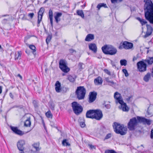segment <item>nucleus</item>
Segmentation results:
<instances>
[{
  "instance_id": "obj_1",
  "label": "nucleus",
  "mask_w": 153,
  "mask_h": 153,
  "mask_svg": "<svg viewBox=\"0 0 153 153\" xmlns=\"http://www.w3.org/2000/svg\"><path fill=\"white\" fill-rule=\"evenodd\" d=\"M101 49L103 53L107 55H114L117 52V49L111 45H105L103 46Z\"/></svg>"
},
{
  "instance_id": "obj_2",
  "label": "nucleus",
  "mask_w": 153,
  "mask_h": 153,
  "mask_svg": "<svg viewBox=\"0 0 153 153\" xmlns=\"http://www.w3.org/2000/svg\"><path fill=\"white\" fill-rule=\"evenodd\" d=\"M113 127L115 132L117 134H120L121 135H125L126 133L127 129L124 128V125L120 123L114 122Z\"/></svg>"
},
{
  "instance_id": "obj_3",
  "label": "nucleus",
  "mask_w": 153,
  "mask_h": 153,
  "mask_svg": "<svg viewBox=\"0 0 153 153\" xmlns=\"http://www.w3.org/2000/svg\"><path fill=\"white\" fill-rule=\"evenodd\" d=\"M86 90L83 86H79L77 87L75 93L77 98L79 100L83 99L86 93Z\"/></svg>"
},
{
  "instance_id": "obj_4",
  "label": "nucleus",
  "mask_w": 153,
  "mask_h": 153,
  "mask_svg": "<svg viewBox=\"0 0 153 153\" xmlns=\"http://www.w3.org/2000/svg\"><path fill=\"white\" fill-rule=\"evenodd\" d=\"M139 117V116H137V118L134 117L130 120L128 124V128L129 130L133 131L135 129V127L140 123L138 120Z\"/></svg>"
},
{
  "instance_id": "obj_5",
  "label": "nucleus",
  "mask_w": 153,
  "mask_h": 153,
  "mask_svg": "<svg viewBox=\"0 0 153 153\" xmlns=\"http://www.w3.org/2000/svg\"><path fill=\"white\" fill-rule=\"evenodd\" d=\"M71 106L74 112L76 115H79L82 111V107L76 102H72Z\"/></svg>"
},
{
  "instance_id": "obj_6",
  "label": "nucleus",
  "mask_w": 153,
  "mask_h": 153,
  "mask_svg": "<svg viewBox=\"0 0 153 153\" xmlns=\"http://www.w3.org/2000/svg\"><path fill=\"white\" fill-rule=\"evenodd\" d=\"M59 67L60 69L64 72H68L70 69L67 66V63L65 60L61 59L59 62Z\"/></svg>"
},
{
  "instance_id": "obj_7",
  "label": "nucleus",
  "mask_w": 153,
  "mask_h": 153,
  "mask_svg": "<svg viewBox=\"0 0 153 153\" xmlns=\"http://www.w3.org/2000/svg\"><path fill=\"white\" fill-rule=\"evenodd\" d=\"M137 66L138 70L140 72H143L147 70V64L146 63L143 59L137 62Z\"/></svg>"
},
{
  "instance_id": "obj_8",
  "label": "nucleus",
  "mask_w": 153,
  "mask_h": 153,
  "mask_svg": "<svg viewBox=\"0 0 153 153\" xmlns=\"http://www.w3.org/2000/svg\"><path fill=\"white\" fill-rule=\"evenodd\" d=\"M133 44L132 43L125 41L123 43L121 42L119 47L120 49L124 48L126 49H131L133 47Z\"/></svg>"
},
{
  "instance_id": "obj_9",
  "label": "nucleus",
  "mask_w": 153,
  "mask_h": 153,
  "mask_svg": "<svg viewBox=\"0 0 153 153\" xmlns=\"http://www.w3.org/2000/svg\"><path fill=\"white\" fill-rule=\"evenodd\" d=\"M94 119L97 120H100L103 117L102 111L100 109H94Z\"/></svg>"
},
{
  "instance_id": "obj_10",
  "label": "nucleus",
  "mask_w": 153,
  "mask_h": 153,
  "mask_svg": "<svg viewBox=\"0 0 153 153\" xmlns=\"http://www.w3.org/2000/svg\"><path fill=\"white\" fill-rule=\"evenodd\" d=\"M45 11V9L43 7H41L40 9L38 12V21L37 26L38 27L40 26V24L42 21L43 14Z\"/></svg>"
},
{
  "instance_id": "obj_11",
  "label": "nucleus",
  "mask_w": 153,
  "mask_h": 153,
  "mask_svg": "<svg viewBox=\"0 0 153 153\" xmlns=\"http://www.w3.org/2000/svg\"><path fill=\"white\" fill-rule=\"evenodd\" d=\"M114 98L116 100V102H118L121 105H122L124 102L122 96L120 94L117 92H116L114 94Z\"/></svg>"
},
{
  "instance_id": "obj_12",
  "label": "nucleus",
  "mask_w": 153,
  "mask_h": 153,
  "mask_svg": "<svg viewBox=\"0 0 153 153\" xmlns=\"http://www.w3.org/2000/svg\"><path fill=\"white\" fill-rule=\"evenodd\" d=\"M97 95V92L95 91L90 92L89 95V102L91 103L94 101L96 99Z\"/></svg>"
},
{
  "instance_id": "obj_13",
  "label": "nucleus",
  "mask_w": 153,
  "mask_h": 153,
  "mask_svg": "<svg viewBox=\"0 0 153 153\" xmlns=\"http://www.w3.org/2000/svg\"><path fill=\"white\" fill-rule=\"evenodd\" d=\"M138 121L140 123H143L144 124H147L150 125L151 124V120L144 117H139L138 118Z\"/></svg>"
},
{
  "instance_id": "obj_14",
  "label": "nucleus",
  "mask_w": 153,
  "mask_h": 153,
  "mask_svg": "<svg viewBox=\"0 0 153 153\" xmlns=\"http://www.w3.org/2000/svg\"><path fill=\"white\" fill-rule=\"evenodd\" d=\"M147 31L145 35L144 36V38H146L150 35L152 33L153 29L152 26L150 25L146 24Z\"/></svg>"
},
{
  "instance_id": "obj_15",
  "label": "nucleus",
  "mask_w": 153,
  "mask_h": 153,
  "mask_svg": "<svg viewBox=\"0 0 153 153\" xmlns=\"http://www.w3.org/2000/svg\"><path fill=\"white\" fill-rule=\"evenodd\" d=\"M8 16V18L7 19H3L2 22V23L3 24H9L10 21L12 20V16L11 15H9L7 14L3 15L1 16L2 17H5Z\"/></svg>"
},
{
  "instance_id": "obj_16",
  "label": "nucleus",
  "mask_w": 153,
  "mask_h": 153,
  "mask_svg": "<svg viewBox=\"0 0 153 153\" xmlns=\"http://www.w3.org/2000/svg\"><path fill=\"white\" fill-rule=\"evenodd\" d=\"M62 13L61 12H56L54 13V18L55 21L56 23H58L60 20V17L62 16Z\"/></svg>"
},
{
  "instance_id": "obj_17",
  "label": "nucleus",
  "mask_w": 153,
  "mask_h": 153,
  "mask_svg": "<svg viewBox=\"0 0 153 153\" xmlns=\"http://www.w3.org/2000/svg\"><path fill=\"white\" fill-rule=\"evenodd\" d=\"M94 109H91L88 111L86 114V117L94 119Z\"/></svg>"
},
{
  "instance_id": "obj_18",
  "label": "nucleus",
  "mask_w": 153,
  "mask_h": 153,
  "mask_svg": "<svg viewBox=\"0 0 153 153\" xmlns=\"http://www.w3.org/2000/svg\"><path fill=\"white\" fill-rule=\"evenodd\" d=\"M55 86L56 91L57 93L60 92L62 87L59 81H57L55 83Z\"/></svg>"
},
{
  "instance_id": "obj_19",
  "label": "nucleus",
  "mask_w": 153,
  "mask_h": 153,
  "mask_svg": "<svg viewBox=\"0 0 153 153\" xmlns=\"http://www.w3.org/2000/svg\"><path fill=\"white\" fill-rule=\"evenodd\" d=\"M147 65H152L153 63V57H148L145 59H143Z\"/></svg>"
},
{
  "instance_id": "obj_20",
  "label": "nucleus",
  "mask_w": 153,
  "mask_h": 153,
  "mask_svg": "<svg viewBox=\"0 0 153 153\" xmlns=\"http://www.w3.org/2000/svg\"><path fill=\"white\" fill-rule=\"evenodd\" d=\"M48 16L50 21V23L52 27H53V13L52 10L50 9L48 12Z\"/></svg>"
},
{
  "instance_id": "obj_21",
  "label": "nucleus",
  "mask_w": 153,
  "mask_h": 153,
  "mask_svg": "<svg viewBox=\"0 0 153 153\" xmlns=\"http://www.w3.org/2000/svg\"><path fill=\"white\" fill-rule=\"evenodd\" d=\"M89 49L92 50L94 53L97 52V47L95 44L91 43L89 45Z\"/></svg>"
},
{
  "instance_id": "obj_22",
  "label": "nucleus",
  "mask_w": 153,
  "mask_h": 153,
  "mask_svg": "<svg viewBox=\"0 0 153 153\" xmlns=\"http://www.w3.org/2000/svg\"><path fill=\"white\" fill-rule=\"evenodd\" d=\"M94 38V34H89L86 36L85 40L86 41L90 42L91 40H93Z\"/></svg>"
},
{
  "instance_id": "obj_23",
  "label": "nucleus",
  "mask_w": 153,
  "mask_h": 153,
  "mask_svg": "<svg viewBox=\"0 0 153 153\" xmlns=\"http://www.w3.org/2000/svg\"><path fill=\"white\" fill-rule=\"evenodd\" d=\"M30 117H29L24 122V126L26 127H30L31 125Z\"/></svg>"
},
{
  "instance_id": "obj_24",
  "label": "nucleus",
  "mask_w": 153,
  "mask_h": 153,
  "mask_svg": "<svg viewBox=\"0 0 153 153\" xmlns=\"http://www.w3.org/2000/svg\"><path fill=\"white\" fill-rule=\"evenodd\" d=\"M10 128L14 133L19 135V129L17 127H14L10 126Z\"/></svg>"
},
{
  "instance_id": "obj_25",
  "label": "nucleus",
  "mask_w": 153,
  "mask_h": 153,
  "mask_svg": "<svg viewBox=\"0 0 153 153\" xmlns=\"http://www.w3.org/2000/svg\"><path fill=\"white\" fill-rule=\"evenodd\" d=\"M107 131L105 128L104 126H103L100 129V134L102 136H104L106 133Z\"/></svg>"
},
{
  "instance_id": "obj_26",
  "label": "nucleus",
  "mask_w": 153,
  "mask_h": 153,
  "mask_svg": "<svg viewBox=\"0 0 153 153\" xmlns=\"http://www.w3.org/2000/svg\"><path fill=\"white\" fill-rule=\"evenodd\" d=\"M102 80L101 78L100 77L95 79L94 80V82L95 84L99 85L102 83Z\"/></svg>"
},
{
  "instance_id": "obj_27",
  "label": "nucleus",
  "mask_w": 153,
  "mask_h": 153,
  "mask_svg": "<svg viewBox=\"0 0 153 153\" xmlns=\"http://www.w3.org/2000/svg\"><path fill=\"white\" fill-rule=\"evenodd\" d=\"M25 142L24 140H21L20 141V151H22L24 149L23 146L25 145Z\"/></svg>"
},
{
  "instance_id": "obj_28",
  "label": "nucleus",
  "mask_w": 153,
  "mask_h": 153,
  "mask_svg": "<svg viewBox=\"0 0 153 153\" xmlns=\"http://www.w3.org/2000/svg\"><path fill=\"white\" fill-rule=\"evenodd\" d=\"M121 107L122 108V110L123 111L127 112L129 111V108L125 102L121 105Z\"/></svg>"
},
{
  "instance_id": "obj_29",
  "label": "nucleus",
  "mask_w": 153,
  "mask_h": 153,
  "mask_svg": "<svg viewBox=\"0 0 153 153\" xmlns=\"http://www.w3.org/2000/svg\"><path fill=\"white\" fill-rule=\"evenodd\" d=\"M39 143L38 142L35 143L32 145V146L36 149V151H39L40 150V149L39 148Z\"/></svg>"
},
{
  "instance_id": "obj_30",
  "label": "nucleus",
  "mask_w": 153,
  "mask_h": 153,
  "mask_svg": "<svg viewBox=\"0 0 153 153\" xmlns=\"http://www.w3.org/2000/svg\"><path fill=\"white\" fill-rule=\"evenodd\" d=\"M150 73H148L143 77V80L146 82H148L150 77Z\"/></svg>"
},
{
  "instance_id": "obj_31",
  "label": "nucleus",
  "mask_w": 153,
  "mask_h": 153,
  "mask_svg": "<svg viewBox=\"0 0 153 153\" xmlns=\"http://www.w3.org/2000/svg\"><path fill=\"white\" fill-rule=\"evenodd\" d=\"M62 144L64 146H69L70 144L68 142V140L67 139H64L62 141Z\"/></svg>"
},
{
  "instance_id": "obj_32",
  "label": "nucleus",
  "mask_w": 153,
  "mask_h": 153,
  "mask_svg": "<svg viewBox=\"0 0 153 153\" xmlns=\"http://www.w3.org/2000/svg\"><path fill=\"white\" fill-rule=\"evenodd\" d=\"M77 15L81 16L82 18H84V15L82 10H77L76 11Z\"/></svg>"
},
{
  "instance_id": "obj_33",
  "label": "nucleus",
  "mask_w": 153,
  "mask_h": 153,
  "mask_svg": "<svg viewBox=\"0 0 153 153\" xmlns=\"http://www.w3.org/2000/svg\"><path fill=\"white\" fill-rule=\"evenodd\" d=\"M52 38V36L51 33L49 34L48 36H47L46 39V42L47 45L50 42Z\"/></svg>"
},
{
  "instance_id": "obj_34",
  "label": "nucleus",
  "mask_w": 153,
  "mask_h": 153,
  "mask_svg": "<svg viewBox=\"0 0 153 153\" xmlns=\"http://www.w3.org/2000/svg\"><path fill=\"white\" fill-rule=\"evenodd\" d=\"M49 105L51 109L53 111H54L55 105L53 102L52 101H50L49 102Z\"/></svg>"
},
{
  "instance_id": "obj_35",
  "label": "nucleus",
  "mask_w": 153,
  "mask_h": 153,
  "mask_svg": "<svg viewBox=\"0 0 153 153\" xmlns=\"http://www.w3.org/2000/svg\"><path fill=\"white\" fill-rule=\"evenodd\" d=\"M32 128H30L27 131H22L21 130H20V136H21L23 135L24 134H26L27 133L30 131L32 129Z\"/></svg>"
},
{
  "instance_id": "obj_36",
  "label": "nucleus",
  "mask_w": 153,
  "mask_h": 153,
  "mask_svg": "<svg viewBox=\"0 0 153 153\" xmlns=\"http://www.w3.org/2000/svg\"><path fill=\"white\" fill-rule=\"evenodd\" d=\"M32 103L35 108H38L39 105V102L37 100H33V101Z\"/></svg>"
},
{
  "instance_id": "obj_37",
  "label": "nucleus",
  "mask_w": 153,
  "mask_h": 153,
  "mask_svg": "<svg viewBox=\"0 0 153 153\" xmlns=\"http://www.w3.org/2000/svg\"><path fill=\"white\" fill-rule=\"evenodd\" d=\"M120 62L121 66H126L127 65V61L125 59L121 60Z\"/></svg>"
},
{
  "instance_id": "obj_38",
  "label": "nucleus",
  "mask_w": 153,
  "mask_h": 153,
  "mask_svg": "<svg viewBox=\"0 0 153 153\" xmlns=\"http://www.w3.org/2000/svg\"><path fill=\"white\" fill-rule=\"evenodd\" d=\"M46 115L48 118H52V117L53 115L50 110L46 113Z\"/></svg>"
},
{
  "instance_id": "obj_39",
  "label": "nucleus",
  "mask_w": 153,
  "mask_h": 153,
  "mask_svg": "<svg viewBox=\"0 0 153 153\" xmlns=\"http://www.w3.org/2000/svg\"><path fill=\"white\" fill-rule=\"evenodd\" d=\"M68 79L70 82H74L75 80V79L70 75L68 76Z\"/></svg>"
},
{
  "instance_id": "obj_40",
  "label": "nucleus",
  "mask_w": 153,
  "mask_h": 153,
  "mask_svg": "<svg viewBox=\"0 0 153 153\" xmlns=\"http://www.w3.org/2000/svg\"><path fill=\"white\" fill-rule=\"evenodd\" d=\"M68 88L66 87L63 86L61 87V92H62V93H66L68 90Z\"/></svg>"
},
{
  "instance_id": "obj_41",
  "label": "nucleus",
  "mask_w": 153,
  "mask_h": 153,
  "mask_svg": "<svg viewBox=\"0 0 153 153\" xmlns=\"http://www.w3.org/2000/svg\"><path fill=\"white\" fill-rule=\"evenodd\" d=\"M29 47L30 49L33 50V53L34 54V53L36 51L35 46L33 45H30Z\"/></svg>"
},
{
  "instance_id": "obj_42",
  "label": "nucleus",
  "mask_w": 153,
  "mask_h": 153,
  "mask_svg": "<svg viewBox=\"0 0 153 153\" xmlns=\"http://www.w3.org/2000/svg\"><path fill=\"white\" fill-rule=\"evenodd\" d=\"M112 136V134L111 133H109L107 134L105 136V138L104 139V140H106L110 138Z\"/></svg>"
},
{
  "instance_id": "obj_43",
  "label": "nucleus",
  "mask_w": 153,
  "mask_h": 153,
  "mask_svg": "<svg viewBox=\"0 0 153 153\" xmlns=\"http://www.w3.org/2000/svg\"><path fill=\"white\" fill-rule=\"evenodd\" d=\"M111 3L115 4L116 3L121 2L123 0H110Z\"/></svg>"
},
{
  "instance_id": "obj_44",
  "label": "nucleus",
  "mask_w": 153,
  "mask_h": 153,
  "mask_svg": "<svg viewBox=\"0 0 153 153\" xmlns=\"http://www.w3.org/2000/svg\"><path fill=\"white\" fill-rule=\"evenodd\" d=\"M122 71L124 74L125 75L126 77H127L129 75L126 69H123Z\"/></svg>"
},
{
  "instance_id": "obj_45",
  "label": "nucleus",
  "mask_w": 153,
  "mask_h": 153,
  "mask_svg": "<svg viewBox=\"0 0 153 153\" xmlns=\"http://www.w3.org/2000/svg\"><path fill=\"white\" fill-rule=\"evenodd\" d=\"M140 23L142 26H143L146 24H147V22L144 19H142V20L140 22Z\"/></svg>"
},
{
  "instance_id": "obj_46",
  "label": "nucleus",
  "mask_w": 153,
  "mask_h": 153,
  "mask_svg": "<svg viewBox=\"0 0 153 153\" xmlns=\"http://www.w3.org/2000/svg\"><path fill=\"white\" fill-rule=\"evenodd\" d=\"M83 64L81 62H79L78 64V67L79 69L81 70L83 69V68L82 67V65Z\"/></svg>"
},
{
  "instance_id": "obj_47",
  "label": "nucleus",
  "mask_w": 153,
  "mask_h": 153,
  "mask_svg": "<svg viewBox=\"0 0 153 153\" xmlns=\"http://www.w3.org/2000/svg\"><path fill=\"white\" fill-rule=\"evenodd\" d=\"M22 19V20H26V18L25 17V15L24 14H21L20 15V19Z\"/></svg>"
},
{
  "instance_id": "obj_48",
  "label": "nucleus",
  "mask_w": 153,
  "mask_h": 153,
  "mask_svg": "<svg viewBox=\"0 0 153 153\" xmlns=\"http://www.w3.org/2000/svg\"><path fill=\"white\" fill-rule=\"evenodd\" d=\"M34 16V13H28V16L31 19H32Z\"/></svg>"
},
{
  "instance_id": "obj_49",
  "label": "nucleus",
  "mask_w": 153,
  "mask_h": 153,
  "mask_svg": "<svg viewBox=\"0 0 153 153\" xmlns=\"http://www.w3.org/2000/svg\"><path fill=\"white\" fill-rule=\"evenodd\" d=\"M104 72L108 75H111V72L108 69H105L104 70Z\"/></svg>"
},
{
  "instance_id": "obj_50",
  "label": "nucleus",
  "mask_w": 153,
  "mask_h": 153,
  "mask_svg": "<svg viewBox=\"0 0 153 153\" xmlns=\"http://www.w3.org/2000/svg\"><path fill=\"white\" fill-rule=\"evenodd\" d=\"M103 105L107 109L110 108V105L109 104H105V102L103 103Z\"/></svg>"
},
{
  "instance_id": "obj_51",
  "label": "nucleus",
  "mask_w": 153,
  "mask_h": 153,
  "mask_svg": "<svg viewBox=\"0 0 153 153\" xmlns=\"http://www.w3.org/2000/svg\"><path fill=\"white\" fill-rule=\"evenodd\" d=\"M69 51L70 53L71 54L73 53L74 52H75V53L76 52V51L73 49H70Z\"/></svg>"
},
{
  "instance_id": "obj_52",
  "label": "nucleus",
  "mask_w": 153,
  "mask_h": 153,
  "mask_svg": "<svg viewBox=\"0 0 153 153\" xmlns=\"http://www.w3.org/2000/svg\"><path fill=\"white\" fill-rule=\"evenodd\" d=\"M80 126L82 128H84L85 126L84 122H81L80 123Z\"/></svg>"
},
{
  "instance_id": "obj_53",
  "label": "nucleus",
  "mask_w": 153,
  "mask_h": 153,
  "mask_svg": "<svg viewBox=\"0 0 153 153\" xmlns=\"http://www.w3.org/2000/svg\"><path fill=\"white\" fill-rule=\"evenodd\" d=\"M114 83L113 81H110L109 82H108V84L112 86L114 85Z\"/></svg>"
},
{
  "instance_id": "obj_54",
  "label": "nucleus",
  "mask_w": 153,
  "mask_h": 153,
  "mask_svg": "<svg viewBox=\"0 0 153 153\" xmlns=\"http://www.w3.org/2000/svg\"><path fill=\"white\" fill-rule=\"evenodd\" d=\"M88 146L91 149H95V146L93 145L92 144H88Z\"/></svg>"
},
{
  "instance_id": "obj_55",
  "label": "nucleus",
  "mask_w": 153,
  "mask_h": 153,
  "mask_svg": "<svg viewBox=\"0 0 153 153\" xmlns=\"http://www.w3.org/2000/svg\"><path fill=\"white\" fill-rule=\"evenodd\" d=\"M100 4L101 5V7H104L105 8H107L108 7L106 5V4H105L104 3H100Z\"/></svg>"
},
{
  "instance_id": "obj_56",
  "label": "nucleus",
  "mask_w": 153,
  "mask_h": 153,
  "mask_svg": "<svg viewBox=\"0 0 153 153\" xmlns=\"http://www.w3.org/2000/svg\"><path fill=\"white\" fill-rule=\"evenodd\" d=\"M111 64L112 65V66L114 67L115 66V64L114 62L112 60H111Z\"/></svg>"
},
{
  "instance_id": "obj_57",
  "label": "nucleus",
  "mask_w": 153,
  "mask_h": 153,
  "mask_svg": "<svg viewBox=\"0 0 153 153\" xmlns=\"http://www.w3.org/2000/svg\"><path fill=\"white\" fill-rule=\"evenodd\" d=\"M42 124H43V126L44 127V128H45V129L46 130L47 129H46V128L45 127V123H44V121L43 120H42Z\"/></svg>"
},
{
  "instance_id": "obj_58",
  "label": "nucleus",
  "mask_w": 153,
  "mask_h": 153,
  "mask_svg": "<svg viewBox=\"0 0 153 153\" xmlns=\"http://www.w3.org/2000/svg\"><path fill=\"white\" fill-rule=\"evenodd\" d=\"M101 7H101V5L100 4V3L98 4V5L97 6V8H98V9L99 10Z\"/></svg>"
},
{
  "instance_id": "obj_59",
  "label": "nucleus",
  "mask_w": 153,
  "mask_h": 153,
  "mask_svg": "<svg viewBox=\"0 0 153 153\" xmlns=\"http://www.w3.org/2000/svg\"><path fill=\"white\" fill-rule=\"evenodd\" d=\"M10 97L12 99L13 98V95L11 93H10L9 94Z\"/></svg>"
},
{
  "instance_id": "obj_60",
  "label": "nucleus",
  "mask_w": 153,
  "mask_h": 153,
  "mask_svg": "<svg viewBox=\"0 0 153 153\" xmlns=\"http://www.w3.org/2000/svg\"><path fill=\"white\" fill-rule=\"evenodd\" d=\"M105 81H106L107 82H109L110 80H109V78L108 77H107L106 78H105Z\"/></svg>"
},
{
  "instance_id": "obj_61",
  "label": "nucleus",
  "mask_w": 153,
  "mask_h": 153,
  "mask_svg": "<svg viewBox=\"0 0 153 153\" xmlns=\"http://www.w3.org/2000/svg\"><path fill=\"white\" fill-rule=\"evenodd\" d=\"M136 19L138 20L140 22L141 21V20H142V19H141L140 17H137L136 18Z\"/></svg>"
},
{
  "instance_id": "obj_62",
  "label": "nucleus",
  "mask_w": 153,
  "mask_h": 153,
  "mask_svg": "<svg viewBox=\"0 0 153 153\" xmlns=\"http://www.w3.org/2000/svg\"><path fill=\"white\" fill-rule=\"evenodd\" d=\"M149 107H148V109H147V114L148 115H150L151 114H150L149 113Z\"/></svg>"
},
{
  "instance_id": "obj_63",
  "label": "nucleus",
  "mask_w": 153,
  "mask_h": 153,
  "mask_svg": "<svg viewBox=\"0 0 153 153\" xmlns=\"http://www.w3.org/2000/svg\"><path fill=\"white\" fill-rule=\"evenodd\" d=\"M44 29L45 32V33H47V34L48 33V31L46 29V28H45V27H44Z\"/></svg>"
},
{
  "instance_id": "obj_64",
  "label": "nucleus",
  "mask_w": 153,
  "mask_h": 153,
  "mask_svg": "<svg viewBox=\"0 0 153 153\" xmlns=\"http://www.w3.org/2000/svg\"><path fill=\"white\" fill-rule=\"evenodd\" d=\"M137 57H136L135 56H134L133 59V61H134L135 60H136L137 59Z\"/></svg>"
}]
</instances>
